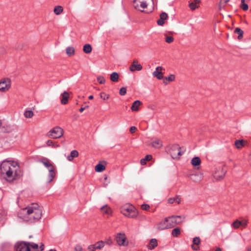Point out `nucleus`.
<instances>
[{
    "label": "nucleus",
    "instance_id": "nucleus-19",
    "mask_svg": "<svg viewBox=\"0 0 251 251\" xmlns=\"http://www.w3.org/2000/svg\"><path fill=\"white\" fill-rule=\"evenodd\" d=\"M157 246V241L156 239H151L150 242V245L148 246L149 250H153Z\"/></svg>",
    "mask_w": 251,
    "mask_h": 251
},
{
    "label": "nucleus",
    "instance_id": "nucleus-24",
    "mask_svg": "<svg viewBox=\"0 0 251 251\" xmlns=\"http://www.w3.org/2000/svg\"><path fill=\"white\" fill-rule=\"evenodd\" d=\"M168 202L169 203H173L174 202H176L177 203L179 204L180 203L181 201V198L178 196H176L175 198H171L168 199Z\"/></svg>",
    "mask_w": 251,
    "mask_h": 251
},
{
    "label": "nucleus",
    "instance_id": "nucleus-10",
    "mask_svg": "<svg viewBox=\"0 0 251 251\" xmlns=\"http://www.w3.org/2000/svg\"><path fill=\"white\" fill-rule=\"evenodd\" d=\"M15 248L16 251H32L29 248L28 242H18L15 245Z\"/></svg>",
    "mask_w": 251,
    "mask_h": 251
},
{
    "label": "nucleus",
    "instance_id": "nucleus-15",
    "mask_svg": "<svg viewBox=\"0 0 251 251\" xmlns=\"http://www.w3.org/2000/svg\"><path fill=\"white\" fill-rule=\"evenodd\" d=\"M189 178L195 182H199L202 180V176L201 174H193L189 176Z\"/></svg>",
    "mask_w": 251,
    "mask_h": 251
},
{
    "label": "nucleus",
    "instance_id": "nucleus-30",
    "mask_svg": "<svg viewBox=\"0 0 251 251\" xmlns=\"http://www.w3.org/2000/svg\"><path fill=\"white\" fill-rule=\"evenodd\" d=\"M105 169V166L101 164H98L95 167V171L97 172H101Z\"/></svg>",
    "mask_w": 251,
    "mask_h": 251
},
{
    "label": "nucleus",
    "instance_id": "nucleus-32",
    "mask_svg": "<svg viewBox=\"0 0 251 251\" xmlns=\"http://www.w3.org/2000/svg\"><path fill=\"white\" fill-rule=\"evenodd\" d=\"M234 33L239 34L238 37V39H240L243 37L244 32L240 28L236 27L234 30Z\"/></svg>",
    "mask_w": 251,
    "mask_h": 251
},
{
    "label": "nucleus",
    "instance_id": "nucleus-59",
    "mask_svg": "<svg viewBox=\"0 0 251 251\" xmlns=\"http://www.w3.org/2000/svg\"><path fill=\"white\" fill-rule=\"evenodd\" d=\"M191 248H192L194 250H195V251H197V250H198V248H194V245H192Z\"/></svg>",
    "mask_w": 251,
    "mask_h": 251
},
{
    "label": "nucleus",
    "instance_id": "nucleus-42",
    "mask_svg": "<svg viewBox=\"0 0 251 251\" xmlns=\"http://www.w3.org/2000/svg\"><path fill=\"white\" fill-rule=\"evenodd\" d=\"M175 79V75H174L171 74L168 77H166L165 78V80H168L169 81H174Z\"/></svg>",
    "mask_w": 251,
    "mask_h": 251
},
{
    "label": "nucleus",
    "instance_id": "nucleus-6",
    "mask_svg": "<svg viewBox=\"0 0 251 251\" xmlns=\"http://www.w3.org/2000/svg\"><path fill=\"white\" fill-rule=\"evenodd\" d=\"M181 148L177 144H174L172 145L169 151V153L172 157L174 159H178L182 155V152L180 151Z\"/></svg>",
    "mask_w": 251,
    "mask_h": 251
},
{
    "label": "nucleus",
    "instance_id": "nucleus-51",
    "mask_svg": "<svg viewBox=\"0 0 251 251\" xmlns=\"http://www.w3.org/2000/svg\"><path fill=\"white\" fill-rule=\"evenodd\" d=\"M136 129H137V128L135 126H133L130 128L129 131L131 133H133L134 132H135V131L136 130Z\"/></svg>",
    "mask_w": 251,
    "mask_h": 251
},
{
    "label": "nucleus",
    "instance_id": "nucleus-25",
    "mask_svg": "<svg viewBox=\"0 0 251 251\" xmlns=\"http://www.w3.org/2000/svg\"><path fill=\"white\" fill-rule=\"evenodd\" d=\"M63 11V8L62 6L58 5L54 7L53 12L56 15L61 14Z\"/></svg>",
    "mask_w": 251,
    "mask_h": 251
},
{
    "label": "nucleus",
    "instance_id": "nucleus-39",
    "mask_svg": "<svg viewBox=\"0 0 251 251\" xmlns=\"http://www.w3.org/2000/svg\"><path fill=\"white\" fill-rule=\"evenodd\" d=\"M189 7L191 9V10L194 11L196 8H198L199 6H198L196 3L193 2H190L189 4Z\"/></svg>",
    "mask_w": 251,
    "mask_h": 251
},
{
    "label": "nucleus",
    "instance_id": "nucleus-38",
    "mask_svg": "<svg viewBox=\"0 0 251 251\" xmlns=\"http://www.w3.org/2000/svg\"><path fill=\"white\" fill-rule=\"evenodd\" d=\"M29 248H31L33 250H39V246L38 244L33 242H28Z\"/></svg>",
    "mask_w": 251,
    "mask_h": 251
},
{
    "label": "nucleus",
    "instance_id": "nucleus-2",
    "mask_svg": "<svg viewBox=\"0 0 251 251\" xmlns=\"http://www.w3.org/2000/svg\"><path fill=\"white\" fill-rule=\"evenodd\" d=\"M21 212L27 216V218L31 222L34 220H39L42 215V210L39 208L37 203H32L31 205L23 208Z\"/></svg>",
    "mask_w": 251,
    "mask_h": 251
},
{
    "label": "nucleus",
    "instance_id": "nucleus-12",
    "mask_svg": "<svg viewBox=\"0 0 251 251\" xmlns=\"http://www.w3.org/2000/svg\"><path fill=\"white\" fill-rule=\"evenodd\" d=\"M226 173V171L224 170L223 168H220L215 172L214 176L215 179L217 180H221L224 177Z\"/></svg>",
    "mask_w": 251,
    "mask_h": 251
},
{
    "label": "nucleus",
    "instance_id": "nucleus-17",
    "mask_svg": "<svg viewBox=\"0 0 251 251\" xmlns=\"http://www.w3.org/2000/svg\"><path fill=\"white\" fill-rule=\"evenodd\" d=\"M61 96L62 97L61 100V103L62 104H66L67 103L69 99V94L67 92L64 91L62 94Z\"/></svg>",
    "mask_w": 251,
    "mask_h": 251
},
{
    "label": "nucleus",
    "instance_id": "nucleus-52",
    "mask_svg": "<svg viewBox=\"0 0 251 251\" xmlns=\"http://www.w3.org/2000/svg\"><path fill=\"white\" fill-rule=\"evenodd\" d=\"M82 247L80 245H77L75 248V251H81Z\"/></svg>",
    "mask_w": 251,
    "mask_h": 251
},
{
    "label": "nucleus",
    "instance_id": "nucleus-16",
    "mask_svg": "<svg viewBox=\"0 0 251 251\" xmlns=\"http://www.w3.org/2000/svg\"><path fill=\"white\" fill-rule=\"evenodd\" d=\"M168 17V14L165 12H162L160 15V18L157 20V23L159 25L162 26L164 24V21Z\"/></svg>",
    "mask_w": 251,
    "mask_h": 251
},
{
    "label": "nucleus",
    "instance_id": "nucleus-36",
    "mask_svg": "<svg viewBox=\"0 0 251 251\" xmlns=\"http://www.w3.org/2000/svg\"><path fill=\"white\" fill-rule=\"evenodd\" d=\"M242 225V222L239 220L235 221L232 224V226L235 228H237L240 226Z\"/></svg>",
    "mask_w": 251,
    "mask_h": 251
},
{
    "label": "nucleus",
    "instance_id": "nucleus-57",
    "mask_svg": "<svg viewBox=\"0 0 251 251\" xmlns=\"http://www.w3.org/2000/svg\"><path fill=\"white\" fill-rule=\"evenodd\" d=\"M247 251H251V246H249L247 248Z\"/></svg>",
    "mask_w": 251,
    "mask_h": 251
},
{
    "label": "nucleus",
    "instance_id": "nucleus-11",
    "mask_svg": "<svg viewBox=\"0 0 251 251\" xmlns=\"http://www.w3.org/2000/svg\"><path fill=\"white\" fill-rule=\"evenodd\" d=\"M116 240L120 246H126L128 245V241H126V237L124 233H118L116 237Z\"/></svg>",
    "mask_w": 251,
    "mask_h": 251
},
{
    "label": "nucleus",
    "instance_id": "nucleus-60",
    "mask_svg": "<svg viewBox=\"0 0 251 251\" xmlns=\"http://www.w3.org/2000/svg\"><path fill=\"white\" fill-rule=\"evenodd\" d=\"M215 251H222V250H221V248L218 247V248H216Z\"/></svg>",
    "mask_w": 251,
    "mask_h": 251
},
{
    "label": "nucleus",
    "instance_id": "nucleus-63",
    "mask_svg": "<svg viewBox=\"0 0 251 251\" xmlns=\"http://www.w3.org/2000/svg\"><path fill=\"white\" fill-rule=\"evenodd\" d=\"M85 109L87 108H88L89 107V106L88 105H86L85 107Z\"/></svg>",
    "mask_w": 251,
    "mask_h": 251
},
{
    "label": "nucleus",
    "instance_id": "nucleus-49",
    "mask_svg": "<svg viewBox=\"0 0 251 251\" xmlns=\"http://www.w3.org/2000/svg\"><path fill=\"white\" fill-rule=\"evenodd\" d=\"M141 207H142V209H143L144 210H148L150 208V205L147 204H143L141 205Z\"/></svg>",
    "mask_w": 251,
    "mask_h": 251
},
{
    "label": "nucleus",
    "instance_id": "nucleus-34",
    "mask_svg": "<svg viewBox=\"0 0 251 251\" xmlns=\"http://www.w3.org/2000/svg\"><path fill=\"white\" fill-rule=\"evenodd\" d=\"M33 115L34 113L31 110H26L24 112V116L26 118H31Z\"/></svg>",
    "mask_w": 251,
    "mask_h": 251
},
{
    "label": "nucleus",
    "instance_id": "nucleus-53",
    "mask_svg": "<svg viewBox=\"0 0 251 251\" xmlns=\"http://www.w3.org/2000/svg\"><path fill=\"white\" fill-rule=\"evenodd\" d=\"M39 250L37 251H43L44 250V245L43 243H41L40 247H39Z\"/></svg>",
    "mask_w": 251,
    "mask_h": 251
},
{
    "label": "nucleus",
    "instance_id": "nucleus-31",
    "mask_svg": "<svg viewBox=\"0 0 251 251\" xmlns=\"http://www.w3.org/2000/svg\"><path fill=\"white\" fill-rule=\"evenodd\" d=\"M101 210L103 213H105V214H106L108 215L110 214L111 212V209L110 208L108 207L107 205H105L102 206L101 208Z\"/></svg>",
    "mask_w": 251,
    "mask_h": 251
},
{
    "label": "nucleus",
    "instance_id": "nucleus-29",
    "mask_svg": "<svg viewBox=\"0 0 251 251\" xmlns=\"http://www.w3.org/2000/svg\"><path fill=\"white\" fill-rule=\"evenodd\" d=\"M92 47L90 44H85L83 48V51L86 53H90L92 51Z\"/></svg>",
    "mask_w": 251,
    "mask_h": 251
},
{
    "label": "nucleus",
    "instance_id": "nucleus-43",
    "mask_svg": "<svg viewBox=\"0 0 251 251\" xmlns=\"http://www.w3.org/2000/svg\"><path fill=\"white\" fill-rule=\"evenodd\" d=\"M97 80L99 82V83L102 84H104L105 82V80L103 76H99L97 77Z\"/></svg>",
    "mask_w": 251,
    "mask_h": 251
},
{
    "label": "nucleus",
    "instance_id": "nucleus-61",
    "mask_svg": "<svg viewBox=\"0 0 251 251\" xmlns=\"http://www.w3.org/2000/svg\"><path fill=\"white\" fill-rule=\"evenodd\" d=\"M88 98L89 100H92L93 99V96L92 95H91Z\"/></svg>",
    "mask_w": 251,
    "mask_h": 251
},
{
    "label": "nucleus",
    "instance_id": "nucleus-27",
    "mask_svg": "<svg viewBox=\"0 0 251 251\" xmlns=\"http://www.w3.org/2000/svg\"><path fill=\"white\" fill-rule=\"evenodd\" d=\"M119 79V75L116 72H113L110 75V80L113 82H117Z\"/></svg>",
    "mask_w": 251,
    "mask_h": 251
},
{
    "label": "nucleus",
    "instance_id": "nucleus-22",
    "mask_svg": "<svg viewBox=\"0 0 251 251\" xmlns=\"http://www.w3.org/2000/svg\"><path fill=\"white\" fill-rule=\"evenodd\" d=\"M152 146L154 148H160L162 146V142L159 139L155 140L152 142Z\"/></svg>",
    "mask_w": 251,
    "mask_h": 251
},
{
    "label": "nucleus",
    "instance_id": "nucleus-5",
    "mask_svg": "<svg viewBox=\"0 0 251 251\" xmlns=\"http://www.w3.org/2000/svg\"><path fill=\"white\" fill-rule=\"evenodd\" d=\"M63 130L59 126H55L50 130L47 133V136L49 138L57 139L61 137L63 135Z\"/></svg>",
    "mask_w": 251,
    "mask_h": 251
},
{
    "label": "nucleus",
    "instance_id": "nucleus-8",
    "mask_svg": "<svg viewBox=\"0 0 251 251\" xmlns=\"http://www.w3.org/2000/svg\"><path fill=\"white\" fill-rule=\"evenodd\" d=\"M148 0H134L133 1V6L136 9H138L142 12H145L144 9L148 6Z\"/></svg>",
    "mask_w": 251,
    "mask_h": 251
},
{
    "label": "nucleus",
    "instance_id": "nucleus-9",
    "mask_svg": "<svg viewBox=\"0 0 251 251\" xmlns=\"http://www.w3.org/2000/svg\"><path fill=\"white\" fill-rule=\"evenodd\" d=\"M11 80L8 78H4L0 81V91L5 92L11 87Z\"/></svg>",
    "mask_w": 251,
    "mask_h": 251
},
{
    "label": "nucleus",
    "instance_id": "nucleus-26",
    "mask_svg": "<svg viewBox=\"0 0 251 251\" xmlns=\"http://www.w3.org/2000/svg\"><path fill=\"white\" fill-rule=\"evenodd\" d=\"M66 50L67 54L69 56L73 55L75 52V49L72 47H67Z\"/></svg>",
    "mask_w": 251,
    "mask_h": 251
},
{
    "label": "nucleus",
    "instance_id": "nucleus-3",
    "mask_svg": "<svg viewBox=\"0 0 251 251\" xmlns=\"http://www.w3.org/2000/svg\"><path fill=\"white\" fill-rule=\"evenodd\" d=\"M177 218H181V216H172L165 218L164 221L159 223L158 225L157 228L159 230H164L175 227L176 225L181 223V221L177 220Z\"/></svg>",
    "mask_w": 251,
    "mask_h": 251
},
{
    "label": "nucleus",
    "instance_id": "nucleus-18",
    "mask_svg": "<svg viewBox=\"0 0 251 251\" xmlns=\"http://www.w3.org/2000/svg\"><path fill=\"white\" fill-rule=\"evenodd\" d=\"M78 154V152L76 150H73L71 152L70 154L67 156V158L69 161H71L73 160L75 157H77Z\"/></svg>",
    "mask_w": 251,
    "mask_h": 251
},
{
    "label": "nucleus",
    "instance_id": "nucleus-41",
    "mask_svg": "<svg viewBox=\"0 0 251 251\" xmlns=\"http://www.w3.org/2000/svg\"><path fill=\"white\" fill-rule=\"evenodd\" d=\"M100 97L103 100H106L109 99V95L106 94L104 92H101L100 94Z\"/></svg>",
    "mask_w": 251,
    "mask_h": 251
},
{
    "label": "nucleus",
    "instance_id": "nucleus-1",
    "mask_svg": "<svg viewBox=\"0 0 251 251\" xmlns=\"http://www.w3.org/2000/svg\"><path fill=\"white\" fill-rule=\"evenodd\" d=\"M1 173L5 174L7 177L10 178L14 175L13 179H18L23 176V172L20 169L18 163L14 161H4L0 166Z\"/></svg>",
    "mask_w": 251,
    "mask_h": 251
},
{
    "label": "nucleus",
    "instance_id": "nucleus-62",
    "mask_svg": "<svg viewBox=\"0 0 251 251\" xmlns=\"http://www.w3.org/2000/svg\"><path fill=\"white\" fill-rule=\"evenodd\" d=\"M49 251H56L55 250L51 249Z\"/></svg>",
    "mask_w": 251,
    "mask_h": 251
},
{
    "label": "nucleus",
    "instance_id": "nucleus-21",
    "mask_svg": "<svg viewBox=\"0 0 251 251\" xmlns=\"http://www.w3.org/2000/svg\"><path fill=\"white\" fill-rule=\"evenodd\" d=\"M141 102L140 100H135L131 106V109L133 111H137L138 110L139 106L141 104Z\"/></svg>",
    "mask_w": 251,
    "mask_h": 251
},
{
    "label": "nucleus",
    "instance_id": "nucleus-55",
    "mask_svg": "<svg viewBox=\"0 0 251 251\" xmlns=\"http://www.w3.org/2000/svg\"><path fill=\"white\" fill-rule=\"evenodd\" d=\"M194 2L196 4L201 2V0H194Z\"/></svg>",
    "mask_w": 251,
    "mask_h": 251
},
{
    "label": "nucleus",
    "instance_id": "nucleus-28",
    "mask_svg": "<svg viewBox=\"0 0 251 251\" xmlns=\"http://www.w3.org/2000/svg\"><path fill=\"white\" fill-rule=\"evenodd\" d=\"M152 158V156L151 155L148 154L146 155L145 158L141 159L140 163L142 165H144L146 164L147 161H150Z\"/></svg>",
    "mask_w": 251,
    "mask_h": 251
},
{
    "label": "nucleus",
    "instance_id": "nucleus-7",
    "mask_svg": "<svg viewBox=\"0 0 251 251\" xmlns=\"http://www.w3.org/2000/svg\"><path fill=\"white\" fill-rule=\"evenodd\" d=\"M41 162L46 167L49 169V174L48 175V182L50 183L53 180L55 176L54 168L52 164L49 161H41Z\"/></svg>",
    "mask_w": 251,
    "mask_h": 251
},
{
    "label": "nucleus",
    "instance_id": "nucleus-40",
    "mask_svg": "<svg viewBox=\"0 0 251 251\" xmlns=\"http://www.w3.org/2000/svg\"><path fill=\"white\" fill-rule=\"evenodd\" d=\"M193 244L196 245H199L201 243V239L198 237H194L193 239Z\"/></svg>",
    "mask_w": 251,
    "mask_h": 251
},
{
    "label": "nucleus",
    "instance_id": "nucleus-14",
    "mask_svg": "<svg viewBox=\"0 0 251 251\" xmlns=\"http://www.w3.org/2000/svg\"><path fill=\"white\" fill-rule=\"evenodd\" d=\"M129 69L131 72H134L136 70L139 71L142 69V66L141 64H138L137 60H135L133 61L132 64L130 66Z\"/></svg>",
    "mask_w": 251,
    "mask_h": 251
},
{
    "label": "nucleus",
    "instance_id": "nucleus-56",
    "mask_svg": "<svg viewBox=\"0 0 251 251\" xmlns=\"http://www.w3.org/2000/svg\"><path fill=\"white\" fill-rule=\"evenodd\" d=\"M85 109V107H81L79 109V111L82 112Z\"/></svg>",
    "mask_w": 251,
    "mask_h": 251
},
{
    "label": "nucleus",
    "instance_id": "nucleus-13",
    "mask_svg": "<svg viewBox=\"0 0 251 251\" xmlns=\"http://www.w3.org/2000/svg\"><path fill=\"white\" fill-rule=\"evenodd\" d=\"M164 70L163 67L161 66H158L156 68L155 71H154L152 73V75L156 77L158 79H161L163 78V75H162V70Z\"/></svg>",
    "mask_w": 251,
    "mask_h": 251
},
{
    "label": "nucleus",
    "instance_id": "nucleus-4",
    "mask_svg": "<svg viewBox=\"0 0 251 251\" xmlns=\"http://www.w3.org/2000/svg\"><path fill=\"white\" fill-rule=\"evenodd\" d=\"M121 212L126 216L134 218L137 217V212L134 207L131 205L123 206L121 208Z\"/></svg>",
    "mask_w": 251,
    "mask_h": 251
},
{
    "label": "nucleus",
    "instance_id": "nucleus-20",
    "mask_svg": "<svg viewBox=\"0 0 251 251\" xmlns=\"http://www.w3.org/2000/svg\"><path fill=\"white\" fill-rule=\"evenodd\" d=\"M246 142L244 140H236L234 144L237 149H240L245 146Z\"/></svg>",
    "mask_w": 251,
    "mask_h": 251
},
{
    "label": "nucleus",
    "instance_id": "nucleus-54",
    "mask_svg": "<svg viewBox=\"0 0 251 251\" xmlns=\"http://www.w3.org/2000/svg\"><path fill=\"white\" fill-rule=\"evenodd\" d=\"M109 183V181H108L107 183L104 182L103 184V186L104 187H106L108 186V183Z\"/></svg>",
    "mask_w": 251,
    "mask_h": 251
},
{
    "label": "nucleus",
    "instance_id": "nucleus-33",
    "mask_svg": "<svg viewBox=\"0 0 251 251\" xmlns=\"http://www.w3.org/2000/svg\"><path fill=\"white\" fill-rule=\"evenodd\" d=\"M180 234V230L179 227H176L172 230V235L175 237H177Z\"/></svg>",
    "mask_w": 251,
    "mask_h": 251
},
{
    "label": "nucleus",
    "instance_id": "nucleus-64",
    "mask_svg": "<svg viewBox=\"0 0 251 251\" xmlns=\"http://www.w3.org/2000/svg\"><path fill=\"white\" fill-rule=\"evenodd\" d=\"M246 225V224H245V223H242V225H243V226H245V225Z\"/></svg>",
    "mask_w": 251,
    "mask_h": 251
},
{
    "label": "nucleus",
    "instance_id": "nucleus-47",
    "mask_svg": "<svg viewBox=\"0 0 251 251\" xmlns=\"http://www.w3.org/2000/svg\"><path fill=\"white\" fill-rule=\"evenodd\" d=\"M105 243L106 245L110 246L113 244V242L112 240L111 239V238L110 237H109L108 239L105 240V241H104V244Z\"/></svg>",
    "mask_w": 251,
    "mask_h": 251
},
{
    "label": "nucleus",
    "instance_id": "nucleus-23",
    "mask_svg": "<svg viewBox=\"0 0 251 251\" xmlns=\"http://www.w3.org/2000/svg\"><path fill=\"white\" fill-rule=\"evenodd\" d=\"M201 160L199 157H194L191 160V164L193 166H197L200 165Z\"/></svg>",
    "mask_w": 251,
    "mask_h": 251
},
{
    "label": "nucleus",
    "instance_id": "nucleus-48",
    "mask_svg": "<svg viewBox=\"0 0 251 251\" xmlns=\"http://www.w3.org/2000/svg\"><path fill=\"white\" fill-rule=\"evenodd\" d=\"M97 249L96 245H91L88 246V250L89 251H95Z\"/></svg>",
    "mask_w": 251,
    "mask_h": 251
},
{
    "label": "nucleus",
    "instance_id": "nucleus-44",
    "mask_svg": "<svg viewBox=\"0 0 251 251\" xmlns=\"http://www.w3.org/2000/svg\"><path fill=\"white\" fill-rule=\"evenodd\" d=\"M126 93V87H122L120 89L119 94L121 96H124Z\"/></svg>",
    "mask_w": 251,
    "mask_h": 251
},
{
    "label": "nucleus",
    "instance_id": "nucleus-58",
    "mask_svg": "<svg viewBox=\"0 0 251 251\" xmlns=\"http://www.w3.org/2000/svg\"><path fill=\"white\" fill-rule=\"evenodd\" d=\"M103 176H104V180H107V175H104Z\"/></svg>",
    "mask_w": 251,
    "mask_h": 251
},
{
    "label": "nucleus",
    "instance_id": "nucleus-35",
    "mask_svg": "<svg viewBox=\"0 0 251 251\" xmlns=\"http://www.w3.org/2000/svg\"><path fill=\"white\" fill-rule=\"evenodd\" d=\"M95 245H96L97 249L100 250L104 246V242L100 241L97 242Z\"/></svg>",
    "mask_w": 251,
    "mask_h": 251
},
{
    "label": "nucleus",
    "instance_id": "nucleus-37",
    "mask_svg": "<svg viewBox=\"0 0 251 251\" xmlns=\"http://www.w3.org/2000/svg\"><path fill=\"white\" fill-rule=\"evenodd\" d=\"M245 0H241V8L244 11L248 9V5L245 2Z\"/></svg>",
    "mask_w": 251,
    "mask_h": 251
},
{
    "label": "nucleus",
    "instance_id": "nucleus-50",
    "mask_svg": "<svg viewBox=\"0 0 251 251\" xmlns=\"http://www.w3.org/2000/svg\"><path fill=\"white\" fill-rule=\"evenodd\" d=\"M0 131L3 132H8V130L5 129V128L4 126H2V123L0 121Z\"/></svg>",
    "mask_w": 251,
    "mask_h": 251
},
{
    "label": "nucleus",
    "instance_id": "nucleus-45",
    "mask_svg": "<svg viewBox=\"0 0 251 251\" xmlns=\"http://www.w3.org/2000/svg\"><path fill=\"white\" fill-rule=\"evenodd\" d=\"M174 38L172 36H167L166 35L165 41L168 43H171L174 41Z\"/></svg>",
    "mask_w": 251,
    "mask_h": 251
},
{
    "label": "nucleus",
    "instance_id": "nucleus-46",
    "mask_svg": "<svg viewBox=\"0 0 251 251\" xmlns=\"http://www.w3.org/2000/svg\"><path fill=\"white\" fill-rule=\"evenodd\" d=\"M47 145L48 146H52V147H54V148L58 146V145H55L53 143V141L52 140H48L47 142Z\"/></svg>",
    "mask_w": 251,
    "mask_h": 251
}]
</instances>
